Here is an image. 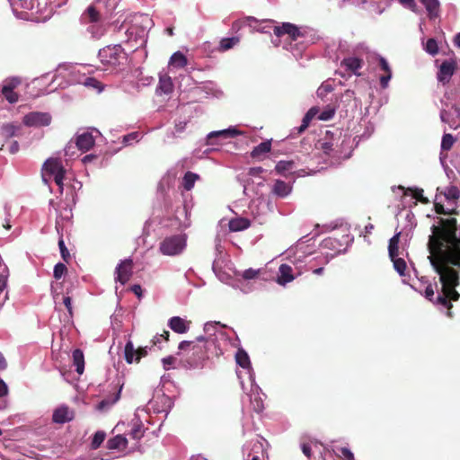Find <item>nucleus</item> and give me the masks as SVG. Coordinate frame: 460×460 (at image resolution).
Segmentation results:
<instances>
[{"mask_svg":"<svg viewBox=\"0 0 460 460\" xmlns=\"http://www.w3.org/2000/svg\"><path fill=\"white\" fill-rule=\"evenodd\" d=\"M454 219H440L439 225L433 227V235L428 237V252L430 265L438 274L440 294L434 296L433 285L428 284L424 297L429 302L447 308V316L452 317V301H458L460 274V235H456Z\"/></svg>","mask_w":460,"mask_h":460,"instance_id":"obj_1","label":"nucleus"},{"mask_svg":"<svg viewBox=\"0 0 460 460\" xmlns=\"http://www.w3.org/2000/svg\"><path fill=\"white\" fill-rule=\"evenodd\" d=\"M437 191H438V194L436 195V201H435V211L436 214L441 215L443 217H437L436 224L432 225L430 226V232L433 233V228L439 226L440 220H447L451 219L456 222V236H459V229H460V224L458 225V221L455 217L459 215V210H457L456 208H445L441 201H438L440 197L445 198V200L447 202H456L458 200L460 192L457 187L456 186H448L443 190L440 188L437 189ZM430 235H433V234H430Z\"/></svg>","mask_w":460,"mask_h":460,"instance_id":"obj_2","label":"nucleus"},{"mask_svg":"<svg viewBox=\"0 0 460 460\" xmlns=\"http://www.w3.org/2000/svg\"><path fill=\"white\" fill-rule=\"evenodd\" d=\"M213 344V340L203 336H199L196 341H182L179 343L178 354L184 353L188 357L186 363L190 367H197L208 358V348Z\"/></svg>","mask_w":460,"mask_h":460,"instance_id":"obj_3","label":"nucleus"},{"mask_svg":"<svg viewBox=\"0 0 460 460\" xmlns=\"http://www.w3.org/2000/svg\"><path fill=\"white\" fill-rule=\"evenodd\" d=\"M102 64L116 68L126 64L127 54L121 45H108L98 52Z\"/></svg>","mask_w":460,"mask_h":460,"instance_id":"obj_4","label":"nucleus"},{"mask_svg":"<svg viewBox=\"0 0 460 460\" xmlns=\"http://www.w3.org/2000/svg\"><path fill=\"white\" fill-rule=\"evenodd\" d=\"M186 239L183 234H176L165 237L160 243V252L164 256H175L182 252L185 248Z\"/></svg>","mask_w":460,"mask_h":460,"instance_id":"obj_5","label":"nucleus"},{"mask_svg":"<svg viewBox=\"0 0 460 460\" xmlns=\"http://www.w3.org/2000/svg\"><path fill=\"white\" fill-rule=\"evenodd\" d=\"M399 238L400 233L393 235L389 240L388 252L390 261H393L395 271L398 272L401 277L405 276L406 262L402 258H399Z\"/></svg>","mask_w":460,"mask_h":460,"instance_id":"obj_6","label":"nucleus"},{"mask_svg":"<svg viewBox=\"0 0 460 460\" xmlns=\"http://www.w3.org/2000/svg\"><path fill=\"white\" fill-rule=\"evenodd\" d=\"M51 117L46 112H29L22 118L26 127H46L50 124Z\"/></svg>","mask_w":460,"mask_h":460,"instance_id":"obj_7","label":"nucleus"},{"mask_svg":"<svg viewBox=\"0 0 460 460\" xmlns=\"http://www.w3.org/2000/svg\"><path fill=\"white\" fill-rule=\"evenodd\" d=\"M456 71V62L453 59L446 60L440 63L438 72H437V80L446 85L449 83Z\"/></svg>","mask_w":460,"mask_h":460,"instance_id":"obj_8","label":"nucleus"},{"mask_svg":"<svg viewBox=\"0 0 460 460\" xmlns=\"http://www.w3.org/2000/svg\"><path fill=\"white\" fill-rule=\"evenodd\" d=\"M133 261L131 259H126L119 262L116 267V281L125 285L132 277Z\"/></svg>","mask_w":460,"mask_h":460,"instance_id":"obj_9","label":"nucleus"},{"mask_svg":"<svg viewBox=\"0 0 460 460\" xmlns=\"http://www.w3.org/2000/svg\"><path fill=\"white\" fill-rule=\"evenodd\" d=\"M273 33L278 37L288 35L289 39L294 41L301 38L303 35L297 26L288 22L282 23L280 26H275V28H273Z\"/></svg>","mask_w":460,"mask_h":460,"instance_id":"obj_10","label":"nucleus"},{"mask_svg":"<svg viewBox=\"0 0 460 460\" xmlns=\"http://www.w3.org/2000/svg\"><path fill=\"white\" fill-rule=\"evenodd\" d=\"M19 84L20 80L13 78L5 82V84L1 88V94H3L4 98H5L10 104H15L16 102L19 101V94L13 91L17 86H19Z\"/></svg>","mask_w":460,"mask_h":460,"instance_id":"obj_11","label":"nucleus"},{"mask_svg":"<svg viewBox=\"0 0 460 460\" xmlns=\"http://www.w3.org/2000/svg\"><path fill=\"white\" fill-rule=\"evenodd\" d=\"M22 127L19 124H4L1 126L0 135L4 140L8 141L13 137H20Z\"/></svg>","mask_w":460,"mask_h":460,"instance_id":"obj_12","label":"nucleus"},{"mask_svg":"<svg viewBox=\"0 0 460 460\" xmlns=\"http://www.w3.org/2000/svg\"><path fill=\"white\" fill-rule=\"evenodd\" d=\"M293 270L288 264H280L279 269V277H277V283L280 286H285L293 281Z\"/></svg>","mask_w":460,"mask_h":460,"instance_id":"obj_13","label":"nucleus"},{"mask_svg":"<svg viewBox=\"0 0 460 460\" xmlns=\"http://www.w3.org/2000/svg\"><path fill=\"white\" fill-rule=\"evenodd\" d=\"M73 420V412L66 406L58 407L54 410L53 422L57 424H64Z\"/></svg>","mask_w":460,"mask_h":460,"instance_id":"obj_14","label":"nucleus"},{"mask_svg":"<svg viewBox=\"0 0 460 460\" xmlns=\"http://www.w3.org/2000/svg\"><path fill=\"white\" fill-rule=\"evenodd\" d=\"M364 62L361 58L357 57H349L341 61V66L346 68V71L355 75H359L358 74V70H359L362 67V64Z\"/></svg>","mask_w":460,"mask_h":460,"instance_id":"obj_15","label":"nucleus"},{"mask_svg":"<svg viewBox=\"0 0 460 460\" xmlns=\"http://www.w3.org/2000/svg\"><path fill=\"white\" fill-rule=\"evenodd\" d=\"M75 146L83 152H88L94 146V138L90 133H83L75 137Z\"/></svg>","mask_w":460,"mask_h":460,"instance_id":"obj_16","label":"nucleus"},{"mask_svg":"<svg viewBox=\"0 0 460 460\" xmlns=\"http://www.w3.org/2000/svg\"><path fill=\"white\" fill-rule=\"evenodd\" d=\"M230 232H242L251 227V220L246 217H234L229 220Z\"/></svg>","mask_w":460,"mask_h":460,"instance_id":"obj_17","label":"nucleus"},{"mask_svg":"<svg viewBox=\"0 0 460 460\" xmlns=\"http://www.w3.org/2000/svg\"><path fill=\"white\" fill-rule=\"evenodd\" d=\"M83 23H97L101 22V13L95 9L94 5H90L85 9L81 16Z\"/></svg>","mask_w":460,"mask_h":460,"instance_id":"obj_18","label":"nucleus"},{"mask_svg":"<svg viewBox=\"0 0 460 460\" xmlns=\"http://www.w3.org/2000/svg\"><path fill=\"white\" fill-rule=\"evenodd\" d=\"M239 135V131L235 128H229L225 130L213 131L208 135V143L214 145L213 139L216 137L232 138Z\"/></svg>","mask_w":460,"mask_h":460,"instance_id":"obj_19","label":"nucleus"},{"mask_svg":"<svg viewBox=\"0 0 460 460\" xmlns=\"http://www.w3.org/2000/svg\"><path fill=\"white\" fill-rule=\"evenodd\" d=\"M173 84L168 75L160 76L159 84L156 87V93L159 95H168L172 93Z\"/></svg>","mask_w":460,"mask_h":460,"instance_id":"obj_20","label":"nucleus"},{"mask_svg":"<svg viewBox=\"0 0 460 460\" xmlns=\"http://www.w3.org/2000/svg\"><path fill=\"white\" fill-rule=\"evenodd\" d=\"M169 327L179 334H184L189 330L186 321L179 316H173L169 320Z\"/></svg>","mask_w":460,"mask_h":460,"instance_id":"obj_21","label":"nucleus"},{"mask_svg":"<svg viewBox=\"0 0 460 460\" xmlns=\"http://www.w3.org/2000/svg\"><path fill=\"white\" fill-rule=\"evenodd\" d=\"M291 190L292 186H290L288 183L281 180H276L275 184H273L272 188V193L277 195V197H279L280 199L288 196Z\"/></svg>","mask_w":460,"mask_h":460,"instance_id":"obj_22","label":"nucleus"},{"mask_svg":"<svg viewBox=\"0 0 460 460\" xmlns=\"http://www.w3.org/2000/svg\"><path fill=\"white\" fill-rule=\"evenodd\" d=\"M333 133L331 131H326L325 137L320 140V149L325 155H330L333 152Z\"/></svg>","mask_w":460,"mask_h":460,"instance_id":"obj_23","label":"nucleus"},{"mask_svg":"<svg viewBox=\"0 0 460 460\" xmlns=\"http://www.w3.org/2000/svg\"><path fill=\"white\" fill-rule=\"evenodd\" d=\"M377 59H379L380 69L385 73V75L380 76V86H382L383 89H385L391 78L389 63H387L386 59L382 57H379Z\"/></svg>","mask_w":460,"mask_h":460,"instance_id":"obj_24","label":"nucleus"},{"mask_svg":"<svg viewBox=\"0 0 460 460\" xmlns=\"http://www.w3.org/2000/svg\"><path fill=\"white\" fill-rule=\"evenodd\" d=\"M45 172L50 173H66V169L58 159H49L44 163Z\"/></svg>","mask_w":460,"mask_h":460,"instance_id":"obj_25","label":"nucleus"},{"mask_svg":"<svg viewBox=\"0 0 460 460\" xmlns=\"http://www.w3.org/2000/svg\"><path fill=\"white\" fill-rule=\"evenodd\" d=\"M270 146L271 144L270 140L258 144V146H254L253 150H252L251 157L261 160V155L270 152Z\"/></svg>","mask_w":460,"mask_h":460,"instance_id":"obj_26","label":"nucleus"},{"mask_svg":"<svg viewBox=\"0 0 460 460\" xmlns=\"http://www.w3.org/2000/svg\"><path fill=\"white\" fill-rule=\"evenodd\" d=\"M127 447V438L122 435H117L107 441L108 449H119L123 450Z\"/></svg>","mask_w":460,"mask_h":460,"instance_id":"obj_27","label":"nucleus"},{"mask_svg":"<svg viewBox=\"0 0 460 460\" xmlns=\"http://www.w3.org/2000/svg\"><path fill=\"white\" fill-rule=\"evenodd\" d=\"M72 358L73 365L75 366V372H77L78 375H82L84 373V354L82 349H76L73 350Z\"/></svg>","mask_w":460,"mask_h":460,"instance_id":"obj_28","label":"nucleus"},{"mask_svg":"<svg viewBox=\"0 0 460 460\" xmlns=\"http://www.w3.org/2000/svg\"><path fill=\"white\" fill-rule=\"evenodd\" d=\"M169 64L175 68H183L187 66V58L184 54L178 51L170 57Z\"/></svg>","mask_w":460,"mask_h":460,"instance_id":"obj_29","label":"nucleus"},{"mask_svg":"<svg viewBox=\"0 0 460 460\" xmlns=\"http://www.w3.org/2000/svg\"><path fill=\"white\" fill-rule=\"evenodd\" d=\"M293 169H295V162L285 160L277 163L275 167L276 172L283 176L292 172Z\"/></svg>","mask_w":460,"mask_h":460,"instance_id":"obj_30","label":"nucleus"},{"mask_svg":"<svg viewBox=\"0 0 460 460\" xmlns=\"http://www.w3.org/2000/svg\"><path fill=\"white\" fill-rule=\"evenodd\" d=\"M199 176L194 172H187L184 177H182V187L186 191H190L195 185V181L199 180Z\"/></svg>","mask_w":460,"mask_h":460,"instance_id":"obj_31","label":"nucleus"},{"mask_svg":"<svg viewBox=\"0 0 460 460\" xmlns=\"http://www.w3.org/2000/svg\"><path fill=\"white\" fill-rule=\"evenodd\" d=\"M235 362H237L238 366L243 368L251 367V360L249 359V356L243 349H239L237 353H235Z\"/></svg>","mask_w":460,"mask_h":460,"instance_id":"obj_32","label":"nucleus"},{"mask_svg":"<svg viewBox=\"0 0 460 460\" xmlns=\"http://www.w3.org/2000/svg\"><path fill=\"white\" fill-rule=\"evenodd\" d=\"M238 43H239L238 36L224 38L219 42V51H222V52L227 51V50L233 49Z\"/></svg>","mask_w":460,"mask_h":460,"instance_id":"obj_33","label":"nucleus"},{"mask_svg":"<svg viewBox=\"0 0 460 460\" xmlns=\"http://www.w3.org/2000/svg\"><path fill=\"white\" fill-rule=\"evenodd\" d=\"M420 3H422L424 7H426L429 17L437 16L438 10L439 9V3L438 0H420Z\"/></svg>","mask_w":460,"mask_h":460,"instance_id":"obj_34","label":"nucleus"},{"mask_svg":"<svg viewBox=\"0 0 460 460\" xmlns=\"http://www.w3.org/2000/svg\"><path fill=\"white\" fill-rule=\"evenodd\" d=\"M136 349L131 341H128L125 345V360L128 364L135 362Z\"/></svg>","mask_w":460,"mask_h":460,"instance_id":"obj_35","label":"nucleus"},{"mask_svg":"<svg viewBox=\"0 0 460 460\" xmlns=\"http://www.w3.org/2000/svg\"><path fill=\"white\" fill-rule=\"evenodd\" d=\"M455 141V137L451 134L443 135L442 142H440V149L443 151H449L452 149Z\"/></svg>","mask_w":460,"mask_h":460,"instance_id":"obj_36","label":"nucleus"},{"mask_svg":"<svg viewBox=\"0 0 460 460\" xmlns=\"http://www.w3.org/2000/svg\"><path fill=\"white\" fill-rule=\"evenodd\" d=\"M129 437L133 439H141L143 437V426L141 423H135L128 432Z\"/></svg>","mask_w":460,"mask_h":460,"instance_id":"obj_37","label":"nucleus"},{"mask_svg":"<svg viewBox=\"0 0 460 460\" xmlns=\"http://www.w3.org/2000/svg\"><path fill=\"white\" fill-rule=\"evenodd\" d=\"M105 438V433L103 431H97L93 435V438H92L91 447L93 449H97L103 443Z\"/></svg>","mask_w":460,"mask_h":460,"instance_id":"obj_38","label":"nucleus"},{"mask_svg":"<svg viewBox=\"0 0 460 460\" xmlns=\"http://www.w3.org/2000/svg\"><path fill=\"white\" fill-rule=\"evenodd\" d=\"M424 50H426V52H428V54L431 56H436L438 54V51L439 50L438 49V44L436 40L428 39L426 46H424Z\"/></svg>","mask_w":460,"mask_h":460,"instance_id":"obj_39","label":"nucleus"},{"mask_svg":"<svg viewBox=\"0 0 460 460\" xmlns=\"http://www.w3.org/2000/svg\"><path fill=\"white\" fill-rule=\"evenodd\" d=\"M317 113H318V108H316V107L310 108V110L307 111L306 114H305L304 119H302L301 125L309 126L312 119H314V118L315 116H317Z\"/></svg>","mask_w":460,"mask_h":460,"instance_id":"obj_40","label":"nucleus"},{"mask_svg":"<svg viewBox=\"0 0 460 460\" xmlns=\"http://www.w3.org/2000/svg\"><path fill=\"white\" fill-rule=\"evenodd\" d=\"M66 266L62 262H58L54 266L53 277L54 279H60L66 273Z\"/></svg>","mask_w":460,"mask_h":460,"instance_id":"obj_41","label":"nucleus"},{"mask_svg":"<svg viewBox=\"0 0 460 460\" xmlns=\"http://www.w3.org/2000/svg\"><path fill=\"white\" fill-rule=\"evenodd\" d=\"M58 246H59L60 256H62L63 261L68 263L70 261V253L69 251L66 249V243H64L62 237H60L59 241H58Z\"/></svg>","mask_w":460,"mask_h":460,"instance_id":"obj_42","label":"nucleus"},{"mask_svg":"<svg viewBox=\"0 0 460 460\" xmlns=\"http://www.w3.org/2000/svg\"><path fill=\"white\" fill-rule=\"evenodd\" d=\"M336 456L344 460H353V454L351 453V450L347 447L339 448V453H336Z\"/></svg>","mask_w":460,"mask_h":460,"instance_id":"obj_43","label":"nucleus"},{"mask_svg":"<svg viewBox=\"0 0 460 460\" xmlns=\"http://www.w3.org/2000/svg\"><path fill=\"white\" fill-rule=\"evenodd\" d=\"M50 175L54 178V182H56L57 186L59 187L60 193L63 192V180L66 172H56L50 173Z\"/></svg>","mask_w":460,"mask_h":460,"instance_id":"obj_44","label":"nucleus"},{"mask_svg":"<svg viewBox=\"0 0 460 460\" xmlns=\"http://www.w3.org/2000/svg\"><path fill=\"white\" fill-rule=\"evenodd\" d=\"M334 116L333 109L323 110V111L320 112L319 119L323 121H328L332 119Z\"/></svg>","mask_w":460,"mask_h":460,"instance_id":"obj_45","label":"nucleus"},{"mask_svg":"<svg viewBox=\"0 0 460 460\" xmlns=\"http://www.w3.org/2000/svg\"><path fill=\"white\" fill-rule=\"evenodd\" d=\"M259 270L253 269H248L242 273V278L247 280L253 279L258 277Z\"/></svg>","mask_w":460,"mask_h":460,"instance_id":"obj_46","label":"nucleus"},{"mask_svg":"<svg viewBox=\"0 0 460 460\" xmlns=\"http://www.w3.org/2000/svg\"><path fill=\"white\" fill-rule=\"evenodd\" d=\"M147 356V347H140L136 349V358L135 362L138 363L141 358Z\"/></svg>","mask_w":460,"mask_h":460,"instance_id":"obj_47","label":"nucleus"},{"mask_svg":"<svg viewBox=\"0 0 460 460\" xmlns=\"http://www.w3.org/2000/svg\"><path fill=\"white\" fill-rule=\"evenodd\" d=\"M176 361V358L173 356H167L166 358H164L161 362H163V367L165 371L169 370L171 366L174 364Z\"/></svg>","mask_w":460,"mask_h":460,"instance_id":"obj_48","label":"nucleus"},{"mask_svg":"<svg viewBox=\"0 0 460 460\" xmlns=\"http://www.w3.org/2000/svg\"><path fill=\"white\" fill-rule=\"evenodd\" d=\"M401 4L408 9L411 10V12L416 13L418 11V5H416L415 0H398Z\"/></svg>","mask_w":460,"mask_h":460,"instance_id":"obj_49","label":"nucleus"},{"mask_svg":"<svg viewBox=\"0 0 460 460\" xmlns=\"http://www.w3.org/2000/svg\"><path fill=\"white\" fill-rule=\"evenodd\" d=\"M413 198L423 204L428 203V199L423 198V190L422 189H414L413 190Z\"/></svg>","mask_w":460,"mask_h":460,"instance_id":"obj_50","label":"nucleus"},{"mask_svg":"<svg viewBox=\"0 0 460 460\" xmlns=\"http://www.w3.org/2000/svg\"><path fill=\"white\" fill-rule=\"evenodd\" d=\"M63 305L68 310L70 317L73 316V307H71V298L69 296H62Z\"/></svg>","mask_w":460,"mask_h":460,"instance_id":"obj_51","label":"nucleus"},{"mask_svg":"<svg viewBox=\"0 0 460 460\" xmlns=\"http://www.w3.org/2000/svg\"><path fill=\"white\" fill-rule=\"evenodd\" d=\"M263 172H264V169L261 166L252 167V168L248 169V176H252V177L261 176V174Z\"/></svg>","mask_w":460,"mask_h":460,"instance_id":"obj_52","label":"nucleus"},{"mask_svg":"<svg viewBox=\"0 0 460 460\" xmlns=\"http://www.w3.org/2000/svg\"><path fill=\"white\" fill-rule=\"evenodd\" d=\"M252 403H253V408L256 412H261L263 410V402L260 398H255L252 401Z\"/></svg>","mask_w":460,"mask_h":460,"instance_id":"obj_53","label":"nucleus"},{"mask_svg":"<svg viewBox=\"0 0 460 460\" xmlns=\"http://www.w3.org/2000/svg\"><path fill=\"white\" fill-rule=\"evenodd\" d=\"M138 137V133H129L128 135L123 136V143L128 144L132 140H136Z\"/></svg>","mask_w":460,"mask_h":460,"instance_id":"obj_54","label":"nucleus"},{"mask_svg":"<svg viewBox=\"0 0 460 460\" xmlns=\"http://www.w3.org/2000/svg\"><path fill=\"white\" fill-rule=\"evenodd\" d=\"M8 389L6 383L3 379H0V397L7 395Z\"/></svg>","mask_w":460,"mask_h":460,"instance_id":"obj_55","label":"nucleus"},{"mask_svg":"<svg viewBox=\"0 0 460 460\" xmlns=\"http://www.w3.org/2000/svg\"><path fill=\"white\" fill-rule=\"evenodd\" d=\"M301 449L302 453H304L305 456L311 457V446L308 444H302Z\"/></svg>","mask_w":460,"mask_h":460,"instance_id":"obj_56","label":"nucleus"},{"mask_svg":"<svg viewBox=\"0 0 460 460\" xmlns=\"http://www.w3.org/2000/svg\"><path fill=\"white\" fill-rule=\"evenodd\" d=\"M9 152L10 154H15L19 152V143L16 141H13L12 144L9 146Z\"/></svg>","mask_w":460,"mask_h":460,"instance_id":"obj_57","label":"nucleus"},{"mask_svg":"<svg viewBox=\"0 0 460 460\" xmlns=\"http://www.w3.org/2000/svg\"><path fill=\"white\" fill-rule=\"evenodd\" d=\"M308 126H305V125H302L294 128V135H301L302 133H304L306 129H307Z\"/></svg>","mask_w":460,"mask_h":460,"instance_id":"obj_58","label":"nucleus"},{"mask_svg":"<svg viewBox=\"0 0 460 460\" xmlns=\"http://www.w3.org/2000/svg\"><path fill=\"white\" fill-rule=\"evenodd\" d=\"M85 85L98 88L99 82L93 78H88L87 80H85Z\"/></svg>","mask_w":460,"mask_h":460,"instance_id":"obj_59","label":"nucleus"},{"mask_svg":"<svg viewBox=\"0 0 460 460\" xmlns=\"http://www.w3.org/2000/svg\"><path fill=\"white\" fill-rule=\"evenodd\" d=\"M131 290L132 292H134V294L136 296H137L138 297H140L142 296V288H141V286L139 285H134L131 287Z\"/></svg>","mask_w":460,"mask_h":460,"instance_id":"obj_60","label":"nucleus"},{"mask_svg":"<svg viewBox=\"0 0 460 460\" xmlns=\"http://www.w3.org/2000/svg\"><path fill=\"white\" fill-rule=\"evenodd\" d=\"M448 116L449 113L447 111L442 110V111H440V119H442V122H448Z\"/></svg>","mask_w":460,"mask_h":460,"instance_id":"obj_61","label":"nucleus"},{"mask_svg":"<svg viewBox=\"0 0 460 460\" xmlns=\"http://www.w3.org/2000/svg\"><path fill=\"white\" fill-rule=\"evenodd\" d=\"M60 217L68 220L71 218V208H65V214L60 213Z\"/></svg>","mask_w":460,"mask_h":460,"instance_id":"obj_62","label":"nucleus"},{"mask_svg":"<svg viewBox=\"0 0 460 460\" xmlns=\"http://www.w3.org/2000/svg\"><path fill=\"white\" fill-rule=\"evenodd\" d=\"M157 337L162 338V339H163V341H168V337H170V332H168V331H164V332H163V334H161V335H159V336H157Z\"/></svg>","mask_w":460,"mask_h":460,"instance_id":"obj_63","label":"nucleus"},{"mask_svg":"<svg viewBox=\"0 0 460 460\" xmlns=\"http://www.w3.org/2000/svg\"><path fill=\"white\" fill-rule=\"evenodd\" d=\"M454 43L456 47H458L460 49V32L456 34L455 39H454Z\"/></svg>","mask_w":460,"mask_h":460,"instance_id":"obj_64","label":"nucleus"}]
</instances>
